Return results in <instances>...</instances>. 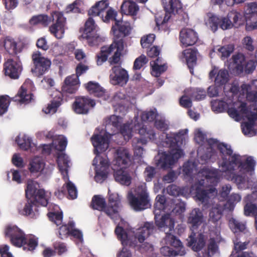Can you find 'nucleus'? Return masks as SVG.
Returning <instances> with one entry per match:
<instances>
[{
  "instance_id": "f257e3e1",
  "label": "nucleus",
  "mask_w": 257,
  "mask_h": 257,
  "mask_svg": "<svg viewBox=\"0 0 257 257\" xmlns=\"http://www.w3.org/2000/svg\"><path fill=\"white\" fill-rule=\"evenodd\" d=\"M88 15L91 16H98L103 22L106 23H109L110 21H115V23L111 28V32L115 38L110 45L101 48L100 53L97 55V65H101L110 55L111 57L109 59V62L111 64L119 63L120 57L125 55L127 50L126 45L124 44L122 39H118V36L120 34L123 36H126L131 33L132 27L130 23L116 19L117 12L109 7L108 0H101L96 3L89 10Z\"/></svg>"
},
{
  "instance_id": "f03ea898",
  "label": "nucleus",
  "mask_w": 257,
  "mask_h": 257,
  "mask_svg": "<svg viewBox=\"0 0 257 257\" xmlns=\"http://www.w3.org/2000/svg\"><path fill=\"white\" fill-rule=\"evenodd\" d=\"M237 96L231 94V96L225 99V101L219 100L212 101V108L214 111L220 112L227 109L229 116L235 121L247 119V121L241 124L243 133L249 137L255 135L254 121L257 119V108L252 106L249 110L246 108L245 104L241 100H237Z\"/></svg>"
},
{
  "instance_id": "7ed1b4c3",
  "label": "nucleus",
  "mask_w": 257,
  "mask_h": 257,
  "mask_svg": "<svg viewBox=\"0 0 257 257\" xmlns=\"http://www.w3.org/2000/svg\"><path fill=\"white\" fill-rule=\"evenodd\" d=\"M188 130L180 131L178 133H163L162 138L157 141L158 145L169 148L168 153H159L156 158L157 166L161 168L166 169L171 167L177 160L182 157L184 154L180 146L187 139Z\"/></svg>"
},
{
  "instance_id": "20e7f679",
  "label": "nucleus",
  "mask_w": 257,
  "mask_h": 257,
  "mask_svg": "<svg viewBox=\"0 0 257 257\" xmlns=\"http://www.w3.org/2000/svg\"><path fill=\"white\" fill-rule=\"evenodd\" d=\"M127 223L124 220H121V222L118 223L116 227L115 233L123 246L117 252L116 257H132V252L125 245L131 246L135 244L137 239L140 242H143L155 230L153 224L150 222L145 223L143 226L137 229L136 232L127 229Z\"/></svg>"
},
{
  "instance_id": "39448f33",
  "label": "nucleus",
  "mask_w": 257,
  "mask_h": 257,
  "mask_svg": "<svg viewBox=\"0 0 257 257\" xmlns=\"http://www.w3.org/2000/svg\"><path fill=\"white\" fill-rule=\"evenodd\" d=\"M222 174L216 169L203 168L199 171L195 177L197 182L190 190V193L195 195L196 200L207 204L209 200L213 198L216 195L215 189H207L209 184L213 185L216 183L221 178Z\"/></svg>"
},
{
  "instance_id": "423d86ee",
  "label": "nucleus",
  "mask_w": 257,
  "mask_h": 257,
  "mask_svg": "<svg viewBox=\"0 0 257 257\" xmlns=\"http://www.w3.org/2000/svg\"><path fill=\"white\" fill-rule=\"evenodd\" d=\"M207 142L210 146V148H207V154H206L204 159L206 160L210 158L215 153V150L218 149L221 157V160H220L218 163L220 170L221 172H230L236 167L240 166L243 160H246V156H241L233 154L229 145L219 143L215 139L208 140Z\"/></svg>"
},
{
  "instance_id": "0eeeda50",
  "label": "nucleus",
  "mask_w": 257,
  "mask_h": 257,
  "mask_svg": "<svg viewBox=\"0 0 257 257\" xmlns=\"http://www.w3.org/2000/svg\"><path fill=\"white\" fill-rule=\"evenodd\" d=\"M137 130H139V134L143 137V139H134L133 141L132 146L134 155L136 157H142L145 150L143 146L147 142V139L152 141L155 140V134L153 130L144 126L141 127V124L138 122V117H135L131 122L124 124L120 127L121 135L125 141L129 140Z\"/></svg>"
},
{
  "instance_id": "6e6552de",
  "label": "nucleus",
  "mask_w": 257,
  "mask_h": 257,
  "mask_svg": "<svg viewBox=\"0 0 257 257\" xmlns=\"http://www.w3.org/2000/svg\"><path fill=\"white\" fill-rule=\"evenodd\" d=\"M254 165L255 162L253 158L246 157L240 166L230 172H222L225 173L224 177L226 179L233 181L239 189H245L250 187L255 191L257 190V181L253 177Z\"/></svg>"
},
{
  "instance_id": "1a4fd4ad",
  "label": "nucleus",
  "mask_w": 257,
  "mask_h": 257,
  "mask_svg": "<svg viewBox=\"0 0 257 257\" xmlns=\"http://www.w3.org/2000/svg\"><path fill=\"white\" fill-rule=\"evenodd\" d=\"M121 117L113 115L106 120L105 130L98 128L91 138V142L94 147V153H100L105 151L109 147V140L111 137L108 131L111 128L114 132L117 130L122 122Z\"/></svg>"
},
{
  "instance_id": "9d476101",
  "label": "nucleus",
  "mask_w": 257,
  "mask_h": 257,
  "mask_svg": "<svg viewBox=\"0 0 257 257\" xmlns=\"http://www.w3.org/2000/svg\"><path fill=\"white\" fill-rule=\"evenodd\" d=\"M187 222L193 232L187 239L188 246L194 251H199L204 246V236L201 233H196L194 231L200 226L204 225L205 219L202 212L198 208L193 209L189 214Z\"/></svg>"
},
{
  "instance_id": "9b49d317",
  "label": "nucleus",
  "mask_w": 257,
  "mask_h": 257,
  "mask_svg": "<svg viewBox=\"0 0 257 257\" xmlns=\"http://www.w3.org/2000/svg\"><path fill=\"white\" fill-rule=\"evenodd\" d=\"M131 161V155L127 149L119 148L115 152L112 162V169L114 171L115 180L121 184L129 185L131 178L128 172L124 170Z\"/></svg>"
},
{
  "instance_id": "f8f14e48",
  "label": "nucleus",
  "mask_w": 257,
  "mask_h": 257,
  "mask_svg": "<svg viewBox=\"0 0 257 257\" xmlns=\"http://www.w3.org/2000/svg\"><path fill=\"white\" fill-rule=\"evenodd\" d=\"M5 236L8 237L11 243L17 247H23L27 251H33L38 246V239L34 236L27 237L25 233L17 226L8 225L5 230Z\"/></svg>"
},
{
  "instance_id": "ddd939ff",
  "label": "nucleus",
  "mask_w": 257,
  "mask_h": 257,
  "mask_svg": "<svg viewBox=\"0 0 257 257\" xmlns=\"http://www.w3.org/2000/svg\"><path fill=\"white\" fill-rule=\"evenodd\" d=\"M104 199L100 196H94L92 200L91 205L93 208L104 211L114 220L115 223L118 224L121 220H124L120 217L118 214L120 208V198L116 193L109 194V205L107 207H105Z\"/></svg>"
},
{
  "instance_id": "4468645a",
  "label": "nucleus",
  "mask_w": 257,
  "mask_h": 257,
  "mask_svg": "<svg viewBox=\"0 0 257 257\" xmlns=\"http://www.w3.org/2000/svg\"><path fill=\"white\" fill-rule=\"evenodd\" d=\"M127 197L131 207L136 211H141L150 206L149 194L145 183L132 189L128 191Z\"/></svg>"
},
{
  "instance_id": "2eb2a0df",
  "label": "nucleus",
  "mask_w": 257,
  "mask_h": 257,
  "mask_svg": "<svg viewBox=\"0 0 257 257\" xmlns=\"http://www.w3.org/2000/svg\"><path fill=\"white\" fill-rule=\"evenodd\" d=\"M165 197L162 195H158L156 198V203L154 205V214L156 225L159 228H163L164 230L168 227L170 230L174 227V221L169 214L162 215L161 213L166 209Z\"/></svg>"
},
{
  "instance_id": "dca6fc26",
  "label": "nucleus",
  "mask_w": 257,
  "mask_h": 257,
  "mask_svg": "<svg viewBox=\"0 0 257 257\" xmlns=\"http://www.w3.org/2000/svg\"><path fill=\"white\" fill-rule=\"evenodd\" d=\"M33 94L28 93L27 89L22 85L15 96L10 97L8 95L0 96V115H2L7 112L8 107L11 101L19 102L21 104L28 103L32 99Z\"/></svg>"
},
{
  "instance_id": "f3484780",
  "label": "nucleus",
  "mask_w": 257,
  "mask_h": 257,
  "mask_svg": "<svg viewBox=\"0 0 257 257\" xmlns=\"http://www.w3.org/2000/svg\"><path fill=\"white\" fill-rule=\"evenodd\" d=\"M39 184L35 181L28 180L27 188L25 189L26 197L27 199H32L36 204L46 206L48 201L46 196V191L43 189H40Z\"/></svg>"
},
{
  "instance_id": "a211bd4d",
  "label": "nucleus",
  "mask_w": 257,
  "mask_h": 257,
  "mask_svg": "<svg viewBox=\"0 0 257 257\" xmlns=\"http://www.w3.org/2000/svg\"><path fill=\"white\" fill-rule=\"evenodd\" d=\"M52 147L58 151L57 156V163L59 170L64 179V137L62 136L59 140L54 139L51 144H43L41 146L42 153L49 155L51 153Z\"/></svg>"
},
{
  "instance_id": "6ab92c4d",
  "label": "nucleus",
  "mask_w": 257,
  "mask_h": 257,
  "mask_svg": "<svg viewBox=\"0 0 257 257\" xmlns=\"http://www.w3.org/2000/svg\"><path fill=\"white\" fill-rule=\"evenodd\" d=\"M98 31L99 28L94 20L89 18L85 23V28L81 36V39L86 41L90 46L97 45L103 40Z\"/></svg>"
},
{
  "instance_id": "aec40b11",
  "label": "nucleus",
  "mask_w": 257,
  "mask_h": 257,
  "mask_svg": "<svg viewBox=\"0 0 257 257\" xmlns=\"http://www.w3.org/2000/svg\"><path fill=\"white\" fill-rule=\"evenodd\" d=\"M32 59L34 67L31 71L36 76H42L50 69L51 61L48 58L42 56L40 52L36 51L33 53Z\"/></svg>"
},
{
  "instance_id": "412c9836",
  "label": "nucleus",
  "mask_w": 257,
  "mask_h": 257,
  "mask_svg": "<svg viewBox=\"0 0 257 257\" xmlns=\"http://www.w3.org/2000/svg\"><path fill=\"white\" fill-rule=\"evenodd\" d=\"M92 165L95 168V181L101 183L107 178L108 172L109 163L107 157L96 155L93 160Z\"/></svg>"
},
{
  "instance_id": "4be33fe9",
  "label": "nucleus",
  "mask_w": 257,
  "mask_h": 257,
  "mask_svg": "<svg viewBox=\"0 0 257 257\" xmlns=\"http://www.w3.org/2000/svg\"><path fill=\"white\" fill-rule=\"evenodd\" d=\"M244 17L246 21L245 29L248 31L257 29V4L249 3L246 6Z\"/></svg>"
},
{
  "instance_id": "5701e85b",
  "label": "nucleus",
  "mask_w": 257,
  "mask_h": 257,
  "mask_svg": "<svg viewBox=\"0 0 257 257\" xmlns=\"http://www.w3.org/2000/svg\"><path fill=\"white\" fill-rule=\"evenodd\" d=\"M95 105L94 100L86 96H79L76 98L73 104L74 111L78 114H87L90 108Z\"/></svg>"
},
{
  "instance_id": "b1692460",
  "label": "nucleus",
  "mask_w": 257,
  "mask_h": 257,
  "mask_svg": "<svg viewBox=\"0 0 257 257\" xmlns=\"http://www.w3.org/2000/svg\"><path fill=\"white\" fill-rule=\"evenodd\" d=\"M111 71L110 81L112 84L123 86L126 84L128 80V75L125 70L119 66H114Z\"/></svg>"
},
{
  "instance_id": "393cba45",
  "label": "nucleus",
  "mask_w": 257,
  "mask_h": 257,
  "mask_svg": "<svg viewBox=\"0 0 257 257\" xmlns=\"http://www.w3.org/2000/svg\"><path fill=\"white\" fill-rule=\"evenodd\" d=\"M62 12H55L52 15L53 20H56V23L52 25L49 30L57 39L63 37L64 33V18Z\"/></svg>"
},
{
  "instance_id": "a878e982",
  "label": "nucleus",
  "mask_w": 257,
  "mask_h": 257,
  "mask_svg": "<svg viewBox=\"0 0 257 257\" xmlns=\"http://www.w3.org/2000/svg\"><path fill=\"white\" fill-rule=\"evenodd\" d=\"M22 68L20 61H15L9 59L4 64V71L6 76L12 79H17L20 75Z\"/></svg>"
},
{
  "instance_id": "bb28decb",
  "label": "nucleus",
  "mask_w": 257,
  "mask_h": 257,
  "mask_svg": "<svg viewBox=\"0 0 257 257\" xmlns=\"http://www.w3.org/2000/svg\"><path fill=\"white\" fill-rule=\"evenodd\" d=\"M198 40V34L192 29L184 28L181 30L179 41L184 47L194 45Z\"/></svg>"
},
{
  "instance_id": "cd10ccee",
  "label": "nucleus",
  "mask_w": 257,
  "mask_h": 257,
  "mask_svg": "<svg viewBox=\"0 0 257 257\" xmlns=\"http://www.w3.org/2000/svg\"><path fill=\"white\" fill-rule=\"evenodd\" d=\"M240 92L243 98L249 101H257V80L253 81L250 84H242Z\"/></svg>"
},
{
  "instance_id": "c85d7f7f",
  "label": "nucleus",
  "mask_w": 257,
  "mask_h": 257,
  "mask_svg": "<svg viewBox=\"0 0 257 257\" xmlns=\"http://www.w3.org/2000/svg\"><path fill=\"white\" fill-rule=\"evenodd\" d=\"M197 55L196 49L189 48L183 51L180 56L181 60L186 63L191 73H193V68L196 63Z\"/></svg>"
},
{
  "instance_id": "c756f323",
  "label": "nucleus",
  "mask_w": 257,
  "mask_h": 257,
  "mask_svg": "<svg viewBox=\"0 0 257 257\" xmlns=\"http://www.w3.org/2000/svg\"><path fill=\"white\" fill-rule=\"evenodd\" d=\"M173 228H174V227ZM160 228L164 231H166V235L161 242L162 245L169 246L170 247H171V248L175 250H179L181 249V248H184L180 240L172 234L171 232L169 233V232L173 231L174 228L172 229L171 230H170L168 227L166 228V230H164V229L163 228Z\"/></svg>"
},
{
  "instance_id": "7c9ffc66",
  "label": "nucleus",
  "mask_w": 257,
  "mask_h": 257,
  "mask_svg": "<svg viewBox=\"0 0 257 257\" xmlns=\"http://www.w3.org/2000/svg\"><path fill=\"white\" fill-rule=\"evenodd\" d=\"M209 77L212 78H215V84L218 86H222L225 84L228 80V74L226 70L218 69L214 67L210 72Z\"/></svg>"
},
{
  "instance_id": "2f4dec72",
  "label": "nucleus",
  "mask_w": 257,
  "mask_h": 257,
  "mask_svg": "<svg viewBox=\"0 0 257 257\" xmlns=\"http://www.w3.org/2000/svg\"><path fill=\"white\" fill-rule=\"evenodd\" d=\"M85 87L89 93H94L96 96L102 97L104 100H107L109 98L108 92H106L97 82L90 81L85 85Z\"/></svg>"
},
{
  "instance_id": "473e14b6",
  "label": "nucleus",
  "mask_w": 257,
  "mask_h": 257,
  "mask_svg": "<svg viewBox=\"0 0 257 257\" xmlns=\"http://www.w3.org/2000/svg\"><path fill=\"white\" fill-rule=\"evenodd\" d=\"M48 217L58 227L56 234L58 237L61 239L63 238L64 236V224L63 223V213L49 212L48 214Z\"/></svg>"
},
{
  "instance_id": "72a5a7b5",
  "label": "nucleus",
  "mask_w": 257,
  "mask_h": 257,
  "mask_svg": "<svg viewBox=\"0 0 257 257\" xmlns=\"http://www.w3.org/2000/svg\"><path fill=\"white\" fill-rule=\"evenodd\" d=\"M54 98L51 101L48 105L43 108V111L46 114H53L55 113L58 108L62 104L63 100V93L58 91H56Z\"/></svg>"
},
{
  "instance_id": "f704fd0d",
  "label": "nucleus",
  "mask_w": 257,
  "mask_h": 257,
  "mask_svg": "<svg viewBox=\"0 0 257 257\" xmlns=\"http://www.w3.org/2000/svg\"><path fill=\"white\" fill-rule=\"evenodd\" d=\"M162 5L167 13L175 15L180 12L182 8L180 0H161Z\"/></svg>"
},
{
  "instance_id": "c9c22d12",
  "label": "nucleus",
  "mask_w": 257,
  "mask_h": 257,
  "mask_svg": "<svg viewBox=\"0 0 257 257\" xmlns=\"http://www.w3.org/2000/svg\"><path fill=\"white\" fill-rule=\"evenodd\" d=\"M122 14L132 17L136 16L139 11V7L132 1H124L120 8Z\"/></svg>"
},
{
  "instance_id": "e433bc0d",
  "label": "nucleus",
  "mask_w": 257,
  "mask_h": 257,
  "mask_svg": "<svg viewBox=\"0 0 257 257\" xmlns=\"http://www.w3.org/2000/svg\"><path fill=\"white\" fill-rule=\"evenodd\" d=\"M219 17L212 13H207L204 16V23L212 31L215 32L219 27Z\"/></svg>"
},
{
  "instance_id": "4c0bfd02",
  "label": "nucleus",
  "mask_w": 257,
  "mask_h": 257,
  "mask_svg": "<svg viewBox=\"0 0 257 257\" xmlns=\"http://www.w3.org/2000/svg\"><path fill=\"white\" fill-rule=\"evenodd\" d=\"M4 46L6 51L11 55L16 56L22 50L17 46V43L13 38L7 37L4 41Z\"/></svg>"
},
{
  "instance_id": "58836bf2",
  "label": "nucleus",
  "mask_w": 257,
  "mask_h": 257,
  "mask_svg": "<svg viewBox=\"0 0 257 257\" xmlns=\"http://www.w3.org/2000/svg\"><path fill=\"white\" fill-rule=\"evenodd\" d=\"M211 138H207L206 134L204 133L200 128H197L194 132V140L195 142L200 144L201 146H204L206 149V154H207V148H210V146L208 144L207 141L211 140ZM203 148L201 147L199 151L201 152Z\"/></svg>"
},
{
  "instance_id": "ea45409f",
  "label": "nucleus",
  "mask_w": 257,
  "mask_h": 257,
  "mask_svg": "<svg viewBox=\"0 0 257 257\" xmlns=\"http://www.w3.org/2000/svg\"><path fill=\"white\" fill-rule=\"evenodd\" d=\"M79 86V81L77 76L73 75L65 79V92L75 93Z\"/></svg>"
},
{
  "instance_id": "a19ab883",
  "label": "nucleus",
  "mask_w": 257,
  "mask_h": 257,
  "mask_svg": "<svg viewBox=\"0 0 257 257\" xmlns=\"http://www.w3.org/2000/svg\"><path fill=\"white\" fill-rule=\"evenodd\" d=\"M150 64L152 67V75L155 77H159L161 73L167 69V66L162 62L160 58L156 60L151 61Z\"/></svg>"
},
{
  "instance_id": "79ce46f5",
  "label": "nucleus",
  "mask_w": 257,
  "mask_h": 257,
  "mask_svg": "<svg viewBox=\"0 0 257 257\" xmlns=\"http://www.w3.org/2000/svg\"><path fill=\"white\" fill-rule=\"evenodd\" d=\"M228 17L231 20L233 27L239 28L244 25L245 19L241 13L236 11H232L228 13Z\"/></svg>"
},
{
  "instance_id": "37998d69",
  "label": "nucleus",
  "mask_w": 257,
  "mask_h": 257,
  "mask_svg": "<svg viewBox=\"0 0 257 257\" xmlns=\"http://www.w3.org/2000/svg\"><path fill=\"white\" fill-rule=\"evenodd\" d=\"M234 50V46L232 44L225 45L222 47L216 46L214 47L210 55H212L213 52H217L220 56L222 60L227 58Z\"/></svg>"
},
{
  "instance_id": "c03bdc74",
  "label": "nucleus",
  "mask_w": 257,
  "mask_h": 257,
  "mask_svg": "<svg viewBox=\"0 0 257 257\" xmlns=\"http://www.w3.org/2000/svg\"><path fill=\"white\" fill-rule=\"evenodd\" d=\"M74 225V223L73 221H70L68 223L67 233L72 236L76 239L77 243H82L83 241L82 233L79 230L75 229Z\"/></svg>"
},
{
  "instance_id": "a18cd8bd",
  "label": "nucleus",
  "mask_w": 257,
  "mask_h": 257,
  "mask_svg": "<svg viewBox=\"0 0 257 257\" xmlns=\"http://www.w3.org/2000/svg\"><path fill=\"white\" fill-rule=\"evenodd\" d=\"M160 251L163 255L170 257L175 256L177 255H183L186 253L184 248H181L179 250H175L166 245H162Z\"/></svg>"
},
{
  "instance_id": "49530a36",
  "label": "nucleus",
  "mask_w": 257,
  "mask_h": 257,
  "mask_svg": "<svg viewBox=\"0 0 257 257\" xmlns=\"http://www.w3.org/2000/svg\"><path fill=\"white\" fill-rule=\"evenodd\" d=\"M49 17L47 15L40 14L33 16L29 22L32 26L40 25L43 27H46L49 25Z\"/></svg>"
},
{
  "instance_id": "de8ad7c7",
  "label": "nucleus",
  "mask_w": 257,
  "mask_h": 257,
  "mask_svg": "<svg viewBox=\"0 0 257 257\" xmlns=\"http://www.w3.org/2000/svg\"><path fill=\"white\" fill-rule=\"evenodd\" d=\"M52 54L54 56V62L56 64H60L62 63L64 57V49L63 45L55 44L52 49Z\"/></svg>"
},
{
  "instance_id": "09e8293b",
  "label": "nucleus",
  "mask_w": 257,
  "mask_h": 257,
  "mask_svg": "<svg viewBox=\"0 0 257 257\" xmlns=\"http://www.w3.org/2000/svg\"><path fill=\"white\" fill-rule=\"evenodd\" d=\"M233 62L232 67L236 69L238 73L241 72L244 70V64L245 61L244 55L238 53L233 56Z\"/></svg>"
},
{
  "instance_id": "8fccbe9b",
  "label": "nucleus",
  "mask_w": 257,
  "mask_h": 257,
  "mask_svg": "<svg viewBox=\"0 0 257 257\" xmlns=\"http://www.w3.org/2000/svg\"><path fill=\"white\" fill-rule=\"evenodd\" d=\"M223 208L221 205H216L212 207L209 214V221L216 223L221 218Z\"/></svg>"
},
{
  "instance_id": "3c124183",
  "label": "nucleus",
  "mask_w": 257,
  "mask_h": 257,
  "mask_svg": "<svg viewBox=\"0 0 257 257\" xmlns=\"http://www.w3.org/2000/svg\"><path fill=\"white\" fill-rule=\"evenodd\" d=\"M44 168V163L38 157L34 158L30 163L29 170L31 173L41 171Z\"/></svg>"
},
{
  "instance_id": "603ef678",
  "label": "nucleus",
  "mask_w": 257,
  "mask_h": 257,
  "mask_svg": "<svg viewBox=\"0 0 257 257\" xmlns=\"http://www.w3.org/2000/svg\"><path fill=\"white\" fill-rule=\"evenodd\" d=\"M16 141L20 148L25 151L28 150L32 146V140L31 138L26 136H24L22 139L20 136H18Z\"/></svg>"
},
{
  "instance_id": "864d4df0",
  "label": "nucleus",
  "mask_w": 257,
  "mask_h": 257,
  "mask_svg": "<svg viewBox=\"0 0 257 257\" xmlns=\"http://www.w3.org/2000/svg\"><path fill=\"white\" fill-rule=\"evenodd\" d=\"M37 205L32 199H27V202L25 204L24 208L19 211L21 214L26 216H31L33 214V207Z\"/></svg>"
},
{
  "instance_id": "5fc2aeb1",
  "label": "nucleus",
  "mask_w": 257,
  "mask_h": 257,
  "mask_svg": "<svg viewBox=\"0 0 257 257\" xmlns=\"http://www.w3.org/2000/svg\"><path fill=\"white\" fill-rule=\"evenodd\" d=\"M229 224L231 229L234 233L237 232L238 231L242 232L245 228V226L244 223H241L234 218H231L229 220Z\"/></svg>"
},
{
  "instance_id": "6e6d98bb",
  "label": "nucleus",
  "mask_w": 257,
  "mask_h": 257,
  "mask_svg": "<svg viewBox=\"0 0 257 257\" xmlns=\"http://www.w3.org/2000/svg\"><path fill=\"white\" fill-rule=\"evenodd\" d=\"M68 196L70 199H75L77 197V190L74 184L69 180L66 183Z\"/></svg>"
},
{
  "instance_id": "4d7b16f0",
  "label": "nucleus",
  "mask_w": 257,
  "mask_h": 257,
  "mask_svg": "<svg viewBox=\"0 0 257 257\" xmlns=\"http://www.w3.org/2000/svg\"><path fill=\"white\" fill-rule=\"evenodd\" d=\"M219 27L223 30L233 28L231 20L228 17V14L225 17L219 18Z\"/></svg>"
},
{
  "instance_id": "13d9d810",
  "label": "nucleus",
  "mask_w": 257,
  "mask_h": 257,
  "mask_svg": "<svg viewBox=\"0 0 257 257\" xmlns=\"http://www.w3.org/2000/svg\"><path fill=\"white\" fill-rule=\"evenodd\" d=\"M171 16L169 14H166L165 16L162 17L160 14H157L156 17V23L157 29L158 30L160 29V26L166 23L170 19Z\"/></svg>"
},
{
  "instance_id": "bf43d9fd",
  "label": "nucleus",
  "mask_w": 257,
  "mask_h": 257,
  "mask_svg": "<svg viewBox=\"0 0 257 257\" xmlns=\"http://www.w3.org/2000/svg\"><path fill=\"white\" fill-rule=\"evenodd\" d=\"M83 4V3L80 0H77L73 3L69 5L67 7L66 10L67 12H73L75 13H78L80 12V7Z\"/></svg>"
},
{
  "instance_id": "052dcab7",
  "label": "nucleus",
  "mask_w": 257,
  "mask_h": 257,
  "mask_svg": "<svg viewBox=\"0 0 257 257\" xmlns=\"http://www.w3.org/2000/svg\"><path fill=\"white\" fill-rule=\"evenodd\" d=\"M196 170V165L192 162H188L183 166V171L187 176H190L192 173Z\"/></svg>"
},
{
  "instance_id": "680f3d73",
  "label": "nucleus",
  "mask_w": 257,
  "mask_h": 257,
  "mask_svg": "<svg viewBox=\"0 0 257 257\" xmlns=\"http://www.w3.org/2000/svg\"><path fill=\"white\" fill-rule=\"evenodd\" d=\"M155 35L154 34H149L142 37L141 43L143 48H148L154 42L155 40Z\"/></svg>"
},
{
  "instance_id": "e2e57ef3",
  "label": "nucleus",
  "mask_w": 257,
  "mask_h": 257,
  "mask_svg": "<svg viewBox=\"0 0 257 257\" xmlns=\"http://www.w3.org/2000/svg\"><path fill=\"white\" fill-rule=\"evenodd\" d=\"M157 113L156 110L144 112L142 113V119L143 121H151L156 117Z\"/></svg>"
},
{
  "instance_id": "0e129e2a",
  "label": "nucleus",
  "mask_w": 257,
  "mask_h": 257,
  "mask_svg": "<svg viewBox=\"0 0 257 257\" xmlns=\"http://www.w3.org/2000/svg\"><path fill=\"white\" fill-rule=\"evenodd\" d=\"M257 212V205L247 203L244 207V213L246 216H249L251 214L253 213L254 215Z\"/></svg>"
},
{
  "instance_id": "69168bd1",
  "label": "nucleus",
  "mask_w": 257,
  "mask_h": 257,
  "mask_svg": "<svg viewBox=\"0 0 257 257\" xmlns=\"http://www.w3.org/2000/svg\"><path fill=\"white\" fill-rule=\"evenodd\" d=\"M256 66V62L252 59H246L244 64V70L247 73L253 71Z\"/></svg>"
},
{
  "instance_id": "338daca9",
  "label": "nucleus",
  "mask_w": 257,
  "mask_h": 257,
  "mask_svg": "<svg viewBox=\"0 0 257 257\" xmlns=\"http://www.w3.org/2000/svg\"><path fill=\"white\" fill-rule=\"evenodd\" d=\"M147 62L148 59L146 57L145 55H141L135 61L134 68L136 69H140Z\"/></svg>"
},
{
  "instance_id": "774afa93",
  "label": "nucleus",
  "mask_w": 257,
  "mask_h": 257,
  "mask_svg": "<svg viewBox=\"0 0 257 257\" xmlns=\"http://www.w3.org/2000/svg\"><path fill=\"white\" fill-rule=\"evenodd\" d=\"M12 163L18 168H23L24 167V163L23 158L20 157L19 154H15L12 159Z\"/></svg>"
}]
</instances>
